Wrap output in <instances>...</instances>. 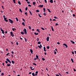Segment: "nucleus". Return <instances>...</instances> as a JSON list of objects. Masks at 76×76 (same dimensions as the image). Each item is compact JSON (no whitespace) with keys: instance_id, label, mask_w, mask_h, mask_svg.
I'll list each match as a JSON object with an SVG mask.
<instances>
[{"instance_id":"f257e3e1","label":"nucleus","mask_w":76,"mask_h":76,"mask_svg":"<svg viewBox=\"0 0 76 76\" xmlns=\"http://www.w3.org/2000/svg\"><path fill=\"white\" fill-rule=\"evenodd\" d=\"M23 31H24V34H27V31L26 30V29L25 28H24V30H23Z\"/></svg>"},{"instance_id":"f03ea898","label":"nucleus","mask_w":76,"mask_h":76,"mask_svg":"<svg viewBox=\"0 0 76 76\" xmlns=\"http://www.w3.org/2000/svg\"><path fill=\"white\" fill-rule=\"evenodd\" d=\"M9 20V22L11 24H12L13 23V21L12 20H11V19H8Z\"/></svg>"},{"instance_id":"7ed1b4c3","label":"nucleus","mask_w":76,"mask_h":76,"mask_svg":"<svg viewBox=\"0 0 76 76\" xmlns=\"http://www.w3.org/2000/svg\"><path fill=\"white\" fill-rule=\"evenodd\" d=\"M6 60L7 61L10 63V64H11V61H10V60L8 58L6 59Z\"/></svg>"},{"instance_id":"20e7f679","label":"nucleus","mask_w":76,"mask_h":76,"mask_svg":"<svg viewBox=\"0 0 76 76\" xmlns=\"http://www.w3.org/2000/svg\"><path fill=\"white\" fill-rule=\"evenodd\" d=\"M49 37H47L46 38V40L47 41V42H49Z\"/></svg>"},{"instance_id":"39448f33","label":"nucleus","mask_w":76,"mask_h":76,"mask_svg":"<svg viewBox=\"0 0 76 76\" xmlns=\"http://www.w3.org/2000/svg\"><path fill=\"white\" fill-rule=\"evenodd\" d=\"M63 45L65 46L66 48H67L68 47L67 45L66 44H65V43H64Z\"/></svg>"},{"instance_id":"423d86ee","label":"nucleus","mask_w":76,"mask_h":76,"mask_svg":"<svg viewBox=\"0 0 76 76\" xmlns=\"http://www.w3.org/2000/svg\"><path fill=\"white\" fill-rule=\"evenodd\" d=\"M30 69L31 70L33 71L34 70V68H33V67L30 66Z\"/></svg>"},{"instance_id":"0eeeda50","label":"nucleus","mask_w":76,"mask_h":76,"mask_svg":"<svg viewBox=\"0 0 76 76\" xmlns=\"http://www.w3.org/2000/svg\"><path fill=\"white\" fill-rule=\"evenodd\" d=\"M43 49H44V51H45V52H46V51H47V50H46L45 47H44V48H43Z\"/></svg>"},{"instance_id":"6e6552de","label":"nucleus","mask_w":76,"mask_h":76,"mask_svg":"<svg viewBox=\"0 0 76 76\" xmlns=\"http://www.w3.org/2000/svg\"><path fill=\"white\" fill-rule=\"evenodd\" d=\"M30 51L31 53V54H33V50L31 49H30Z\"/></svg>"},{"instance_id":"1a4fd4ad","label":"nucleus","mask_w":76,"mask_h":76,"mask_svg":"<svg viewBox=\"0 0 76 76\" xmlns=\"http://www.w3.org/2000/svg\"><path fill=\"white\" fill-rule=\"evenodd\" d=\"M50 2L51 3V4H53V0H50Z\"/></svg>"},{"instance_id":"9d476101","label":"nucleus","mask_w":76,"mask_h":76,"mask_svg":"<svg viewBox=\"0 0 76 76\" xmlns=\"http://www.w3.org/2000/svg\"><path fill=\"white\" fill-rule=\"evenodd\" d=\"M71 42L73 44H74L75 43V42H74V41L72 40L71 41Z\"/></svg>"},{"instance_id":"9b49d317","label":"nucleus","mask_w":76,"mask_h":76,"mask_svg":"<svg viewBox=\"0 0 76 76\" xmlns=\"http://www.w3.org/2000/svg\"><path fill=\"white\" fill-rule=\"evenodd\" d=\"M34 34L36 35H38L39 34V33H36V32H35Z\"/></svg>"},{"instance_id":"f8f14e48","label":"nucleus","mask_w":76,"mask_h":76,"mask_svg":"<svg viewBox=\"0 0 76 76\" xmlns=\"http://www.w3.org/2000/svg\"><path fill=\"white\" fill-rule=\"evenodd\" d=\"M1 31L2 32V33L3 34H4V30H2Z\"/></svg>"},{"instance_id":"ddd939ff","label":"nucleus","mask_w":76,"mask_h":76,"mask_svg":"<svg viewBox=\"0 0 76 76\" xmlns=\"http://www.w3.org/2000/svg\"><path fill=\"white\" fill-rule=\"evenodd\" d=\"M51 29H52V30L53 31H54V30L53 28V26H52L51 27Z\"/></svg>"},{"instance_id":"4468645a","label":"nucleus","mask_w":76,"mask_h":76,"mask_svg":"<svg viewBox=\"0 0 76 76\" xmlns=\"http://www.w3.org/2000/svg\"><path fill=\"white\" fill-rule=\"evenodd\" d=\"M29 13H30V15H33V14H32V12H31L30 11V10H29Z\"/></svg>"},{"instance_id":"2eb2a0df","label":"nucleus","mask_w":76,"mask_h":76,"mask_svg":"<svg viewBox=\"0 0 76 76\" xmlns=\"http://www.w3.org/2000/svg\"><path fill=\"white\" fill-rule=\"evenodd\" d=\"M37 31H38L39 33H40V31L39 30V29H37Z\"/></svg>"},{"instance_id":"dca6fc26","label":"nucleus","mask_w":76,"mask_h":76,"mask_svg":"<svg viewBox=\"0 0 76 76\" xmlns=\"http://www.w3.org/2000/svg\"><path fill=\"white\" fill-rule=\"evenodd\" d=\"M32 76H35V73H34V72H32Z\"/></svg>"},{"instance_id":"f3484780","label":"nucleus","mask_w":76,"mask_h":76,"mask_svg":"<svg viewBox=\"0 0 76 76\" xmlns=\"http://www.w3.org/2000/svg\"><path fill=\"white\" fill-rule=\"evenodd\" d=\"M22 24L24 26H25V23L24 22H22Z\"/></svg>"},{"instance_id":"a211bd4d","label":"nucleus","mask_w":76,"mask_h":76,"mask_svg":"<svg viewBox=\"0 0 76 76\" xmlns=\"http://www.w3.org/2000/svg\"><path fill=\"white\" fill-rule=\"evenodd\" d=\"M39 7H43V5H39Z\"/></svg>"},{"instance_id":"6ab92c4d","label":"nucleus","mask_w":76,"mask_h":76,"mask_svg":"<svg viewBox=\"0 0 76 76\" xmlns=\"http://www.w3.org/2000/svg\"><path fill=\"white\" fill-rule=\"evenodd\" d=\"M20 33L21 34H22V35H24V32H20Z\"/></svg>"},{"instance_id":"aec40b11","label":"nucleus","mask_w":76,"mask_h":76,"mask_svg":"<svg viewBox=\"0 0 76 76\" xmlns=\"http://www.w3.org/2000/svg\"><path fill=\"white\" fill-rule=\"evenodd\" d=\"M18 4L20 5H21V3L20 1H18Z\"/></svg>"},{"instance_id":"412c9836","label":"nucleus","mask_w":76,"mask_h":76,"mask_svg":"<svg viewBox=\"0 0 76 76\" xmlns=\"http://www.w3.org/2000/svg\"><path fill=\"white\" fill-rule=\"evenodd\" d=\"M71 60L72 61V62L73 63H74V61L73 60V59L71 58Z\"/></svg>"},{"instance_id":"4be33fe9","label":"nucleus","mask_w":76,"mask_h":76,"mask_svg":"<svg viewBox=\"0 0 76 76\" xmlns=\"http://www.w3.org/2000/svg\"><path fill=\"white\" fill-rule=\"evenodd\" d=\"M13 2H14V4H16L15 0H13Z\"/></svg>"},{"instance_id":"5701e85b","label":"nucleus","mask_w":76,"mask_h":76,"mask_svg":"<svg viewBox=\"0 0 76 76\" xmlns=\"http://www.w3.org/2000/svg\"><path fill=\"white\" fill-rule=\"evenodd\" d=\"M47 10H48V11L50 12V13H51V11L50 10H49V9H47Z\"/></svg>"},{"instance_id":"b1692460","label":"nucleus","mask_w":76,"mask_h":76,"mask_svg":"<svg viewBox=\"0 0 76 76\" xmlns=\"http://www.w3.org/2000/svg\"><path fill=\"white\" fill-rule=\"evenodd\" d=\"M33 4L34 5L35 4H36L35 2H33Z\"/></svg>"},{"instance_id":"393cba45","label":"nucleus","mask_w":76,"mask_h":76,"mask_svg":"<svg viewBox=\"0 0 76 76\" xmlns=\"http://www.w3.org/2000/svg\"><path fill=\"white\" fill-rule=\"evenodd\" d=\"M24 39L25 40V42H27V39H26V38H24Z\"/></svg>"},{"instance_id":"a878e982","label":"nucleus","mask_w":76,"mask_h":76,"mask_svg":"<svg viewBox=\"0 0 76 76\" xmlns=\"http://www.w3.org/2000/svg\"><path fill=\"white\" fill-rule=\"evenodd\" d=\"M28 28H29V29H31V27L30 26H28Z\"/></svg>"},{"instance_id":"bb28decb","label":"nucleus","mask_w":76,"mask_h":76,"mask_svg":"<svg viewBox=\"0 0 76 76\" xmlns=\"http://www.w3.org/2000/svg\"><path fill=\"white\" fill-rule=\"evenodd\" d=\"M11 36H12V37L14 36V34H13V33H12V34H11Z\"/></svg>"},{"instance_id":"cd10ccee","label":"nucleus","mask_w":76,"mask_h":76,"mask_svg":"<svg viewBox=\"0 0 76 76\" xmlns=\"http://www.w3.org/2000/svg\"><path fill=\"white\" fill-rule=\"evenodd\" d=\"M58 23H56V24H55L56 26H58Z\"/></svg>"},{"instance_id":"c85d7f7f","label":"nucleus","mask_w":76,"mask_h":76,"mask_svg":"<svg viewBox=\"0 0 76 76\" xmlns=\"http://www.w3.org/2000/svg\"><path fill=\"white\" fill-rule=\"evenodd\" d=\"M38 15H39V17H40V18H41V17H42V16L40 15V14H38Z\"/></svg>"},{"instance_id":"c756f323","label":"nucleus","mask_w":76,"mask_h":76,"mask_svg":"<svg viewBox=\"0 0 76 76\" xmlns=\"http://www.w3.org/2000/svg\"><path fill=\"white\" fill-rule=\"evenodd\" d=\"M37 44H41V42H40V41L38 42L37 43Z\"/></svg>"},{"instance_id":"7c9ffc66","label":"nucleus","mask_w":76,"mask_h":76,"mask_svg":"<svg viewBox=\"0 0 76 76\" xmlns=\"http://www.w3.org/2000/svg\"><path fill=\"white\" fill-rule=\"evenodd\" d=\"M50 49V47L49 46H47V49Z\"/></svg>"},{"instance_id":"2f4dec72","label":"nucleus","mask_w":76,"mask_h":76,"mask_svg":"<svg viewBox=\"0 0 76 76\" xmlns=\"http://www.w3.org/2000/svg\"><path fill=\"white\" fill-rule=\"evenodd\" d=\"M7 66H10V64H7Z\"/></svg>"},{"instance_id":"473e14b6","label":"nucleus","mask_w":76,"mask_h":76,"mask_svg":"<svg viewBox=\"0 0 76 76\" xmlns=\"http://www.w3.org/2000/svg\"><path fill=\"white\" fill-rule=\"evenodd\" d=\"M36 57H37V58L38 59L39 58V56L38 55H36Z\"/></svg>"},{"instance_id":"72a5a7b5","label":"nucleus","mask_w":76,"mask_h":76,"mask_svg":"<svg viewBox=\"0 0 76 76\" xmlns=\"http://www.w3.org/2000/svg\"><path fill=\"white\" fill-rule=\"evenodd\" d=\"M15 19H16V20L17 21V22H18V18H16Z\"/></svg>"},{"instance_id":"f704fd0d","label":"nucleus","mask_w":76,"mask_h":76,"mask_svg":"<svg viewBox=\"0 0 76 76\" xmlns=\"http://www.w3.org/2000/svg\"><path fill=\"white\" fill-rule=\"evenodd\" d=\"M41 29H42V30H45V29L44 28H41Z\"/></svg>"},{"instance_id":"c9c22d12","label":"nucleus","mask_w":76,"mask_h":76,"mask_svg":"<svg viewBox=\"0 0 76 76\" xmlns=\"http://www.w3.org/2000/svg\"><path fill=\"white\" fill-rule=\"evenodd\" d=\"M43 15L44 16H46V15H47V14H46L45 13H44L43 14Z\"/></svg>"},{"instance_id":"e433bc0d","label":"nucleus","mask_w":76,"mask_h":76,"mask_svg":"<svg viewBox=\"0 0 76 76\" xmlns=\"http://www.w3.org/2000/svg\"><path fill=\"white\" fill-rule=\"evenodd\" d=\"M7 18H5V17L4 18V20H5V21L7 19Z\"/></svg>"},{"instance_id":"4c0bfd02","label":"nucleus","mask_w":76,"mask_h":76,"mask_svg":"<svg viewBox=\"0 0 76 76\" xmlns=\"http://www.w3.org/2000/svg\"><path fill=\"white\" fill-rule=\"evenodd\" d=\"M4 74L3 73H2L1 74V76H4Z\"/></svg>"},{"instance_id":"58836bf2","label":"nucleus","mask_w":76,"mask_h":76,"mask_svg":"<svg viewBox=\"0 0 76 76\" xmlns=\"http://www.w3.org/2000/svg\"><path fill=\"white\" fill-rule=\"evenodd\" d=\"M33 64L34 65H35V66L37 65L36 64V63H34Z\"/></svg>"},{"instance_id":"ea45409f","label":"nucleus","mask_w":76,"mask_h":76,"mask_svg":"<svg viewBox=\"0 0 76 76\" xmlns=\"http://www.w3.org/2000/svg\"><path fill=\"white\" fill-rule=\"evenodd\" d=\"M27 10H28V8L27 7H26L25 8V10H26V11H27Z\"/></svg>"},{"instance_id":"a19ab883","label":"nucleus","mask_w":76,"mask_h":76,"mask_svg":"<svg viewBox=\"0 0 76 76\" xmlns=\"http://www.w3.org/2000/svg\"><path fill=\"white\" fill-rule=\"evenodd\" d=\"M12 63L13 64H14L15 63V62H14V61H12Z\"/></svg>"},{"instance_id":"79ce46f5","label":"nucleus","mask_w":76,"mask_h":76,"mask_svg":"<svg viewBox=\"0 0 76 76\" xmlns=\"http://www.w3.org/2000/svg\"><path fill=\"white\" fill-rule=\"evenodd\" d=\"M27 12H25V15H27V16L28 15H27Z\"/></svg>"},{"instance_id":"37998d69","label":"nucleus","mask_w":76,"mask_h":76,"mask_svg":"<svg viewBox=\"0 0 76 76\" xmlns=\"http://www.w3.org/2000/svg\"><path fill=\"white\" fill-rule=\"evenodd\" d=\"M38 47H39L40 49H41V46H38Z\"/></svg>"},{"instance_id":"c03bdc74","label":"nucleus","mask_w":76,"mask_h":76,"mask_svg":"<svg viewBox=\"0 0 76 76\" xmlns=\"http://www.w3.org/2000/svg\"><path fill=\"white\" fill-rule=\"evenodd\" d=\"M10 34H11H11H13V32H12L11 31V32H10Z\"/></svg>"},{"instance_id":"a18cd8bd","label":"nucleus","mask_w":76,"mask_h":76,"mask_svg":"<svg viewBox=\"0 0 76 76\" xmlns=\"http://www.w3.org/2000/svg\"><path fill=\"white\" fill-rule=\"evenodd\" d=\"M10 53H7V54H6V56H7L9 54H10Z\"/></svg>"},{"instance_id":"49530a36","label":"nucleus","mask_w":76,"mask_h":76,"mask_svg":"<svg viewBox=\"0 0 76 76\" xmlns=\"http://www.w3.org/2000/svg\"><path fill=\"white\" fill-rule=\"evenodd\" d=\"M36 11L37 12H39V10H36Z\"/></svg>"},{"instance_id":"de8ad7c7","label":"nucleus","mask_w":76,"mask_h":76,"mask_svg":"<svg viewBox=\"0 0 76 76\" xmlns=\"http://www.w3.org/2000/svg\"><path fill=\"white\" fill-rule=\"evenodd\" d=\"M16 45H18V42H16Z\"/></svg>"},{"instance_id":"09e8293b","label":"nucleus","mask_w":76,"mask_h":76,"mask_svg":"<svg viewBox=\"0 0 76 76\" xmlns=\"http://www.w3.org/2000/svg\"><path fill=\"white\" fill-rule=\"evenodd\" d=\"M54 18L55 19H58V18L57 17H54Z\"/></svg>"},{"instance_id":"8fccbe9b","label":"nucleus","mask_w":76,"mask_h":76,"mask_svg":"<svg viewBox=\"0 0 76 76\" xmlns=\"http://www.w3.org/2000/svg\"><path fill=\"white\" fill-rule=\"evenodd\" d=\"M27 3L28 4H30V2H29V1H27Z\"/></svg>"},{"instance_id":"3c124183","label":"nucleus","mask_w":76,"mask_h":76,"mask_svg":"<svg viewBox=\"0 0 76 76\" xmlns=\"http://www.w3.org/2000/svg\"><path fill=\"white\" fill-rule=\"evenodd\" d=\"M42 60L43 61H45V59L44 58H42Z\"/></svg>"},{"instance_id":"603ef678","label":"nucleus","mask_w":76,"mask_h":76,"mask_svg":"<svg viewBox=\"0 0 76 76\" xmlns=\"http://www.w3.org/2000/svg\"><path fill=\"white\" fill-rule=\"evenodd\" d=\"M73 69L74 70V72L76 71V70L75 68H73Z\"/></svg>"},{"instance_id":"864d4df0","label":"nucleus","mask_w":76,"mask_h":76,"mask_svg":"<svg viewBox=\"0 0 76 76\" xmlns=\"http://www.w3.org/2000/svg\"><path fill=\"white\" fill-rule=\"evenodd\" d=\"M28 6L29 7H31V5H30V4H28Z\"/></svg>"},{"instance_id":"5fc2aeb1","label":"nucleus","mask_w":76,"mask_h":76,"mask_svg":"<svg viewBox=\"0 0 76 76\" xmlns=\"http://www.w3.org/2000/svg\"><path fill=\"white\" fill-rule=\"evenodd\" d=\"M37 42H38V41H39V38H37Z\"/></svg>"},{"instance_id":"6e6d98bb","label":"nucleus","mask_w":76,"mask_h":76,"mask_svg":"<svg viewBox=\"0 0 76 76\" xmlns=\"http://www.w3.org/2000/svg\"><path fill=\"white\" fill-rule=\"evenodd\" d=\"M73 17L75 16V14H73Z\"/></svg>"},{"instance_id":"4d7b16f0","label":"nucleus","mask_w":76,"mask_h":76,"mask_svg":"<svg viewBox=\"0 0 76 76\" xmlns=\"http://www.w3.org/2000/svg\"><path fill=\"white\" fill-rule=\"evenodd\" d=\"M35 73H36V74H38V71H36V72H35Z\"/></svg>"},{"instance_id":"13d9d810","label":"nucleus","mask_w":76,"mask_h":76,"mask_svg":"<svg viewBox=\"0 0 76 76\" xmlns=\"http://www.w3.org/2000/svg\"><path fill=\"white\" fill-rule=\"evenodd\" d=\"M5 62H6V64H7L8 63V62L7 61H5Z\"/></svg>"},{"instance_id":"bf43d9fd","label":"nucleus","mask_w":76,"mask_h":76,"mask_svg":"<svg viewBox=\"0 0 76 76\" xmlns=\"http://www.w3.org/2000/svg\"><path fill=\"white\" fill-rule=\"evenodd\" d=\"M43 10H44V11H45L46 10L45 8H43Z\"/></svg>"},{"instance_id":"052dcab7","label":"nucleus","mask_w":76,"mask_h":76,"mask_svg":"<svg viewBox=\"0 0 76 76\" xmlns=\"http://www.w3.org/2000/svg\"><path fill=\"white\" fill-rule=\"evenodd\" d=\"M44 1H45V2L46 3H47V0H44Z\"/></svg>"},{"instance_id":"680f3d73","label":"nucleus","mask_w":76,"mask_h":76,"mask_svg":"<svg viewBox=\"0 0 76 76\" xmlns=\"http://www.w3.org/2000/svg\"><path fill=\"white\" fill-rule=\"evenodd\" d=\"M72 54H74V52L72 51Z\"/></svg>"},{"instance_id":"e2e57ef3","label":"nucleus","mask_w":76,"mask_h":76,"mask_svg":"<svg viewBox=\"0 0 76 76\" xmlns=\"http://www.w3.org/2000/svg\"><path fill=\"white\" fill-rule=\"evenodd\" d=\"M37 58H34V60H35V61H36V60L37 59Z\"/></svg>"},{"instance_id":"0e129e2a","label":"nucleus","mask_w":76,"mask_h":76,"mask_svg":"<svg viewBox=\"0 0 76 76\" xmlns=\"http://www.w3.org/2000/svg\"><path fill=\"white\" fill-rule=\"evenodd\" d=\"M56 76H59V75H58V74H56Z\"/></svg>"},{"instance_id":"69168bd1","label":"nucleus","mask_w":76,"mask_h":76,"mask_svg":"<svg viewBox=\"0 0 76 76\" xmlns=\"http://www.w3.org/2000/svg\"><path fill=\"white\" fill-rule=\"evenodd\" d=\"M57 44H58V45H59V44H60V42H58L57 43Z\"/></svg>"},{"instance_id":"338daca9","label":"nucleus","mask_w":76,"mask_h":76,"mask_svg":"<svg viewBox=\"0 0 76 76\" xmlns=\"http://www.w3.org/2000/svg\"><path fill=\"white\" fill-rule=\"evenodd\" d=\"M12 53L14 54V53L13 51H12Z\"/></svg>"},{"instance_id":"774afa93","label":"nucleus","mask_w":76,"mask_h":76,"mask_svg":"<svg viewBox=\"0 0 76 76\" xmlns=\"http://www.w3.org/2000/svg\"><path fill=\"white\" fill-rule=\"evenodd\" d=\"M74 53H75V54H76V51H75V50Z\"/></svg>"}]
</instances>
